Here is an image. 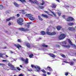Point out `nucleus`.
<instances>
[{"instance_id":"nucleus-1","label":"nucleus","mask_w":76,"mask_h":76,"mask_svg":"<svg viewBox=\"0 0 76 76\" xmlns=\"http://www.w3.org/2000/svg\"><path fill=\"white\" fill-rule=\"evenodd\" d=\"M23 19L22 18H20L17 20V22L19 25H23Z\"/></svg>"},{"instance_id":"nucleus-2","label":"nucleus","mask_w":76,"mask_h":76,"mask_svg":"<svg viewBox=\"0 0 76 76\" xmlns=\"http://www.w3.org/2000/svg\"><path fill=\"white\" fill-rule=\"evenodd\" d=\"M65 38H66V35L64 34H61L59 37V39L61 40V39H63Z\"/></svg>"},{"instance_id":"nucleus-3","label":"nucleus","mask_w":76,"mask_h":76,"mask_svg":"<svg viewBox=\"0 0 76 76\" xmlns=\"http://www.w3.org/2000/svg\"><path fill=\"white\" fill-rule=\"evenodd\" d=\"M31 3L34 4H38V2L37 0H34V1L32 0H28Z\"/></svg>"},{"instance_id":"nucleus-4","label":"nucleus","mask_w":76,"mask_h":76,"mask_svg":"<svg viewBox=\"0 0 76 76\" xmlns=\"http://www.w3.org/2000/svg\"><path fill=\"white\" fill-rule=\"evenodd\" d=\"M9 66L10 67L11 70H15V68L13 65H12L11 64L9 63L8 64Z\"/></svg>"},{"instance_id":"nucleus-5","label":"nucleus","mask_w":76,"mask_h":76,"mask_svg":"<svg viewBox=\"0 0 76 76\" xmlns=\"http://www.w3.org/2000/svg\"><path fill=\"white\" fill-rule=\"evenodd\" d=\"M21 60L22 61H24L26 63V64H27L29 62L28 61L29 59H28V58H26V60L25 59L23 58H21Z\"/></svg>"},{"instance_id":"nucleus-6","label":"nucleus","mask_w":76,"mask_h":76,"mask_svg":"<svg viewBox=\"0 0 76 76\" xmlns=\"http://www.w3.org/2000/svg\"><path fill=\"white\" fill-rule=\"evenodd\" d=\"M66 20L67 21H73V20H75V19L72 17H69Z\"/></svg>"},{"instance_id":"nucleus-7","label":"nucleus","mask_w":76,"mask_h":76,"mask_svg":"<svg viewBox=\"0 0 76 76\" xmlns=\"http://www.w3.org/2000/svg\"><path fill=\"white\" fill-rule=\"evenodd\" d=\"M15 18V17H12L7 18L6 19V22H8L9 21H10V20H13V19H14Z\"/></svg>"},{"instance_id":"nucleus-8","label":"nucleus","mask_w":76,"mask_h":76,"mask_svg":"<svg viewBox=\"0 0 76 76\" xmlns=\"http://www.w3.org/2000/svg\"><path fill=\"white\" fill-rule=\"evenodd\" d=\"M68 29L69 31H76V29L74 27H69L68 28Z\"/></svg>"},{"instance_id":"nucleus-9","label":"nucleus","mask_w":76,"mask_h":76,"mask_svg":"<svg viewBox=\"0 0 76 76\" xmlns=\"http://www.w3.org/2000/svg\"><path fill=\"white\" fill-rule=\"evenodd\" d=\"M16 47H17L18 48V49H19V48H21L22 47L20 45L18 44L17 45H14Z\"/></svg>"},{"instance_id":"nucleus-10","label":"nucleus","mask_w":76,"mask_h":76,"mask_svg":"<svg viewBox=\"0 0 76 76\" xmlns=\"http://www.w3.org/2000/svg\"><path fill=\"white\" fill-rule=\"evenodd\" d=\"M49 56H50V57H53V58H55V57H56V55L54 54L50 53L49 54Z\"/></svg>"},{"instance_id":"nucleus-11","label":"nucleus","mask_w":76,"mask_h":76,"mask_svg":"<svg viewBox=\"0 0 76 76\" xmlns=\"http://www.w3.org/2000/svg\"><path fill=\"white\" fill-rule=\"evenodd\" d=\"M62 28V27L61 26H58L56 28L58 31H60L61 29Z\"/></svg>"},{"instance_id":"nucleus-12","label":"nucleus","mask_w":76,"mask_h":76,"mask_svg":"<svg viewBox=\"0 0 76 76\" xmlns=\"http://www.w3.org/2000/svg\"><path fill=\"white\" fill-rule=\"evenodd\" d=\"M29 18L30 20H34V19H35V18L32 17V16H30V17H29Z\"/></svg>"},{"instance_id":"nucleus-13","label":"nucleus","mask_w":76,"mask_h":76,"mask_svg":"<svg viewBox=\"0 0 76 76\" xmlns=\"http://www.w3.org/2000/svg\"><path fill=\"white\" fill-rule=\"evenodd\" d=\"M37 69H39V70H37V72H39V70L41 69V68H40V67H39V66L36 65V69H37Z\"/></svg>"},{"instance_id":"nucleus-14","label":"nucleus","mask_w":76,"mask_h":76,"mask_svg":"<svg viewBox=\"0 0 76 76\" xmlns=\"http://www.w3.org/2000/svg\"><path fill=\"white\" fill-rule=\"evenodd\" d=\"M67 24L69 26H73V25H74V23H68Z\"/></svg>"},{"instance_id":"nucleus-15","label":"nucleus","mask_w":76,"mask_h":76,"mask_svg":"<svg viewBox=\"0 0 76 76\" xmlns=\"http://www.w3.org/2000/svg\"><path fill=\"white\" fill-rule=\"evenodd\" d=\"M56 6H57V5L56 4H52V5L51 6V7L52 8H53L54 9V8H56Z\"/></svg>"},{"instance_id":"nucleus-16","label":"nucleus","mask_w":76,"mask_h":76,"mask_svg":"<svg viewBox=\"0 0 76 76\" xmlns=\"http://www.w3.org/2000/svg\"><path fill=\"white\" fill-rule=\"evenodd\" d=\"M63 47H65V48H70V46L69 45H63Z\"/></svg>"},{"instance_id":"nucleus-17","label":"nucleus","mask_w":76,"mask_h":76,"mask_svg":"<svg viewBox=\"0 0 76 76\" xmlns=\"http://www.w3.org/2000/svg\"><path fill=\"white\" fill-rule=\"evenodd\" d=\"M47 69H48L49 70L50 72H52L53 71V69L51 68L50 67L48 66L47 68Z\"/></svg>"},{"instance_id":"nucleus-18","label":"nucleus","mask_w":76,"mask_h":76,"mask_svg":"<svg viewBox=\"0 0 76 76\" xmlns=\"http://www.w3.org/2000/svg\"><path fill=\"white\" fill-rule=\"evenodd\" d=\"M68 64H69L71 66H73L74 65V62H70L68 63Z\"/></svg>"},{"instance_id":"nucleus-19","label":"nucleus","mask_w":76,"mask_h":76,"mask_svg":"<svg viewBox=\"0 0 76 76\" xmlns=\"http://www.w3.org/2000/svg\"><path fill=\"white\" fill-rule=\"evenodd\" d=\"M68 42L71 45H73V43H72V41L70 40L69 39H68Z\"/></svg>"},{"instance_id":"nucleus-20","label":"nucleus","mask_w":76,"mask_h":76,"mask_svg":"<svg viewBox=\"0 0 76 76\" xmlns=\"http://www.w3.org/2000/svg\"><path fill=\"white\" fill-rule=\"evenodd\" d=\"M26 16H27L28 17H29V18L30 16H33V15H31V14H26Z\"/></svg>"},{"instance_id":"nucleus-21","label":"nucleus","mask_w":76,"mask_h":76,"mask_svg":"<svg viewBox=\"0 0 76 76\" xmlns=\"http://www.w3.org/2000/svg\"><path fill=\"white\" fill-rule=\"evenodd\" d=\"M14 4L16 7H19V4H17L16 2H14Z\"/></svg>"},{"instance_id":"nucleus-22","label":"nucleus","mask_w":76,"mask_h":76,"mask_svg":"<svg viewBox=\"0 0 76 76\" xmlns=\"http://www.w3.org/2000/svg\"><path fill=\"white\" fill-rule=\"evenodd\" d=\"M46 34H47V35H51V33L48 31H47Z\"/></svg>"},{"instance_id":"nucleus-23","label":"nucleus","mask_w":76,"mask_h":76,"mask_svg":"<svg viewBox=\"0 0 76 76\" xmlns=\"http://www.w3.org/2000/svg\"><path fill=\"white\" fill-rule=\"evenodd\" d=\"M42 16H43V17H45V18H48V17L47 16V15H45L44 14H42Z\"/></svg>"},{"instance_id":"nucleus-24","label":"nucleus","mask_w":76,"mask_h":76,"mask_svg":"<svg viewBox=\"0 0 76 76\" xmlns=\"http://www.w3.org/2000/svg\"><path fill=\"white\" fill-rule=\"evenodd\" d=\"M24 28H19V30H20V31H24Z\"/></svg>"},{"instance_id":"nucleus-25","label":"nucleus","mask_w":76,"mask_h":76,"mask_svg":"<svg viewBox=\"0 0 76 76\" xmlns=\"http://www.w3.org/2000/svg\"><path fill=\"white\" fill-rule=\"evenodd\" d=\"M56 33L55 32L51 33V36L54 35H56Z\"/></svg>"},{"instance_id":"nucleus-26","label":"nucleus","mask_w":76,"mask_h":76,"mask_svg":"<svg viewBox=\"0 0 76 76\" xmlns=\"http://www.w3.org/2000/svg\"><path fill=\"white\" fill-rule=\"evenodd\" d=\"M38 17V18H39V20H43V19H42V18H41V16H40L39 15Z\"/></svg>"},{"instance_id":"nucleus-27","label":"nucleus","mask_w":76,"mask_h":76,"mask_svg":"<svg viewBox=\"0 0 76 76\" xmlns=\"http://www.w3.org/2000/svg\"><path fill=\"white\" fill-rule=\"evenodd\" d=\"M26 45L27 47L28 48H30V44L29 43H27L26 44Z\"/></svg>"},{"instance_id":"nucleus-28","label":"nucleus","mask_w":76,"mask_h":76,"mask_svg":"<svg viewBox=\"0 0 76 76\" xmlns=\"http://www.w3.org/2000/svg\"><path fill=\"white\" fill-rule=\"evenodd\" d=\"M3 9V5L1 4L0 5V9L2 10Z\"/></svg>"},{"instance_id":"nucleus-29","label":"nucleus","mask_w":76,"mask_h":76,"mask_svg":"<svg viewBox=\"0 0 76 76\" xmlns=\"http://www.w3.org/2000/svg\"><path fill=\"white\" fill-rule=\"evenodd\" d=\"M61 44H62L63 45H65V44H66V42H61Z\"/></svg>"},{"instance_id":"nucleus-30","label":"nucleus","mask_w":76,"mask_h":76,"mask_svg":"<svg viewBox=\"0 0 76 76\" xmlns=\"http://www.w3.org/2000/svg\"><path fill=\"white\" fill-rule=\"evenodd\" d=\"M41 32L42 35H45V32L44 31H42Z\"/></svg>"},{"instance_id":"nucleus-31","label":"nucleus","mask_w":76,"mask_h":76,"mask_svg":"<svg viewBox=\"0 0 76 76\" xmlns=\"http://www.w3.org/2000/svg\"><path fill=\"white\" fill-rule=\"evenodd\" d=\"M44 4H45V2L44 1L42 0V3H41L40 4V5H44Z\"/></svg>"},{"instance_id":"nucleus-32","label":"nucleus","mask_w":76,"mask_h":76,"mask_svg":"<svg viewBox=\"0 0 76 76\" xmlns=\"http://www.w3.org/2000/svg\"><path fill=\"white\" fill-rule=\"evenodd\" d=\"M29 31V29L28 28H24V31Z\"/></svg>"},{"instance_id":"nucleus-33","label":"nucleus","mask_w":76,"mask_h":76,"mask_svg":"<svg viewBox=\"0 0 76 76\" xmlns=\"http://www.w3.org/2000/svg\"><path fill=\"white\" fill-rule=\"evenodd\" d=\"M31 67L32 68H33V67H34L35 69H36V66H35L34 65H31Z\"/></svg>"},{"instance_id":"nucleus-34","label":"nucleus","mask_w":76,"mask_h":76,"mask_svg":"<svg viewBox=\"0 0 76 76\" xmlns=\"http://www.w3.org/2000/svg\"><path fill=\"white\" fill-rule=\"evenodd\" d=\"M34 55L33 54H31L29 56V57L30 58H32V57H33Z\"/></svg>"},{"instance_id":"nucleus-35","label":"nucleus","mask_w":76,"mask_h":76,"mask_svg":"<svg viewBox=\"0 0 76 76\" xmlns=\"http://www.w3.org/2000/svg\"><path fill=\"white\" fill-rule=\"evenodd\" d=\"M61 56H62V57H63L64 58H66V56L64 54L61 55Z\"/></svg>"},{"instance_id":"nucleus-36","label":"nucleus","mask_w":76,"mask_h":76,"mask_svg":"<svg viewBox=\"0 0 76 76\" xmlns=\"http://www.w3.org/2000/svg\"><path fill=\"white\" fill-rule=\"evenodd\" d=\"M42 46L43 47H48V45H44V44H43V45H42Z\"/></svg>"},{"instance_id":"nucleus-37","label":"nucleus","mask_w":76,"mask_h":76,"mask_svg":"<svg viewBox=\"0 0 76 76\" xmlns=\"http://www.w3.org/2000/svg\"><path fill=\"white\" fill-rule=\"evenodd\" d=\"M57 13L58 14L59 16H61V12H58Z\"/></svg>"},{"instance_id":"nucleus-38","label":"nucleus","mask_w":76,"mask_h":76,"mask_svg":"<svg viewBox=\"0 0 76 76\" xmlns=\"http://www.w3.org/2000/svg\"><path fill=\"white\" fill-rule=\"evenodd\" d=\"M18 42H22V40L21 39H18Z\"/></svg>"},{"instance_id":"nucleus-39","label":"nucleus","mask_w":76,"mask_h":76,"mask_svg":"<svg viewBox=\"0 0 76 76\" xmlns=\"http://www.w3.org/2000/svg\"><path fill=\"white\" fill-rule=\"evenodd\" d=\"M4 54L3 53H0V57H2V56Z\"/></svg>"},{"instance_id":"nucleus-40","label":"nucleus","mask_w":76,"mask_h":76,"mask_svg":"<svg viewBox=\"0 0 76 76\" xmlns=\"http://www.w3.org/2000/svg\"><path fill=\"white\" fill-rule=\"evenodd\" d=\"M0 66H5V64L3 63H0Z\"/></svg>"},{"instance_id":"nucleus-41","label":"nucleus","mask_w":76,"mask_h":76,"mask_svg":"<svg viewBox=\"0 0 76 76\" xmlns=\"http://www.w3.org/2000/svg\"><path fill=\"white\" fill-rule=\"evenodd\" d=\"M42 72H43V73H46V72L45 71L43 70H41Z\"/></svg>"},{"instance_id":"nucleus-42","label":"nucleus","mask_w":76,"mask_h":76,"mask_svg":"<svg viewBox=\"0 0 76 76\" xmlns=\"http://www.w3.org/2000/svg\"><path fill=\"white\" fill-rule=\"evenodd\" d=\"M17 69H18V70H19V71L21 70V69H20L19 67H17Z\"/></svg>"},{"instance_id":"nucleus-43","label":"nucleus","mask_w":76,"mask_h":76,"mask_svg":"<svg viewBox=\"0 0 76 76\" xmlns=\"http://www.w3.org/2000/svg\"><path fill=\"white\" fill-rule=\"evenodd\" d=\"M39 7L40 8V9H44V7L41 6H40Z\"/></svg>"},{"instance_id":"nucleus-44","label":"nucleus","mask_w":76,"mask_h":76,"mask_svg":"<svg viewBox=\"0 0 76 76\" xmlns=\"http://www.w3.org/2000/svg\"><path fill=\"white\" fill-rule=\"evenodd\" d=\"M69 75L68 72L65 73V75H66V76H67V75Z\"/></svg>"},{"instance_id":"nucleus-45","label":"nucleus","mask_w":76,"mask_h":76,"mask_svg":"<svg viewBox=\"0 0 76 76\" xmlns=\"http://www.w3.org/2000/svg\"><path fill=\"white\" fill-rule=\"evenodd\" d=\"M53 14L55 16H56V14H55L53 12H52Z\"/></svg>"},{"instance_id":"nucleus-46","label":"nucleus","mask_w":76,"mask_h":76,"mask_svg":"<svg viewBox=\"0 0 76 76\" xmlns=\"http://www.w3.org/2000/svg\"><path fill=\"white\" fill-rule=\"evenodd\" d=\"M27 23V25H30V24H31V23H32L31 22H30Z\"/></svg>"},{"instance_id":"nucleus-47","label":"nucleus","mask_w":76,"mask_h":76,"mask_svg":"<svg viewBox=\"0 0 76 76\" xmlns=\"http://www.w3.org/2000/svg\"><path fill=\"white\" fill-rule=\"evenodd\" d=\"M11 24L10 22H9L8 23V25L9 26H10V25H11Z\"/></svg>"},{"instance_id":"nucleus-48","label":"nucleus","mask_w":76,"mask_h":76,"mask_svg":"<svg viewBox=\"0 0 76 76\" xmlns=\"http://www.w3.org/2000/svg\"><path fill=\"white\" fill-rule=\"evenodd\" d=\"M18 76H23V75L22 74H20L18 75Z\"/></svg>"},{"instance_id":"nucleus-49","label":"nucleus","mask_w":76,"mask_h":76,"mask_svg":"<svg viewBox=\"0 0 76 76\" xmlns=\"http://www.w3.org/2000/svg\"><path fill=\"white\" fill-rule=\"evenodd\" d=\"M17 16H18V17H19L20 16V14H18L17 15Z\"/></svg>"},{"instance_id":"nucleus-50","label":"nucleus","mask_w":76,"mask_h":76,"mask_svg":"<svg viewBox=\"0 0 76 76\" xmlns=\"http://www.w3.org/2000/svg\"><path fill=\"white\" fill-rule=\"evenodd\" d=\"M47 74L48 75H51V73L50 72H48Z\"/></svg>"},{"instance_id":"nucleus-51","label":"nucleus","mask_w":76,"mask_h":76,"mask_svg":"<svg viewBox=\"0 0 76 76\" xmlns=\"http://www.w3.org/2000/svg\"><path fill=\"white\" fill-rule=\"evenodd\" d=\"M60 47V46L58 45H57L56 46V47Z\"/></svg>"},{"instance_id":"nucleus-52","label":"nucleus","mask_w":76,"mask_h":76,"mask_svg":"<svg viewBox=\"0 0 76 76\" xmlns=\"http://www.w3.org/2000/svg\"><path fill=\"white\" fill-rule=\"evenodd\" d=\"M64 63H69V62L66 61H64Z\"/></svg>"},{"instance_id":"nucleus-53","label":"nucleus","mask_w":76,"mask_h":76,"mask_svg":"<svg viewBox=\"0 0 76 76\" xmlns=\"http://www.w3.org/2000/svg\"><path fill=\"white\" fill-rule=\"evenodd\" d=\"M45 13H47V14H48V12L47 11H45Z\"/></svg>"},{"instance_id":"nucleus-54","label":"nucleus","mask_w":76,"mask_h":76,"mask_svg":"<svg viewBox=\"0 0 76 76\" xmlns=\"http://www.w3.org/2000/svg\"><path fill=\"white\" fill-rule=\"evenodd\" d=\"M62 18H63L64 19V18H65V15L62 16Z\"/></svg>"},{"instance_id":"nucleus-55","label":"nucleus","mask_w":76,"mask_h":76,"mask_svg":"<svg viewBox=\"0 0 76 76\" xmlns=\"http://www.w3.org/2000/svg\"><path fill=\"white\" fill-rule=\"evenodd\" d=\"M3 61H4L6 62V61H7V60H3Z\"/></svg>"},{"instance_id":"nucleus-56","label":"nucleus","mask_w":76,"mask_h":76,"mask_svg":"<svg viewBox=\"0 0 76 76\" xmlns=\"http://www.w3.org/2000/svg\"><path fill=\"white\" fill-rule=\"evenodd\" d=\"M29 26H30V25H28L27 26V28H29Z\"/></svg>"},{"instance_id":"nucleus-57","label":"nucleus","mask_w":76,"mask_h":76,"mask_svg":"<svg viewBox=\"0 0 76 76\" xmlns=\"http://www.w3.org/2000/svg\"><path fill=\"white\" fill-rule=\"evenodd\" d=\"M28 71H29L30 72H31V71H32V69H30H30H28Z\"/></svg>"},{"instance_id":"nucleus-58","label":"nucleus","mask_w":76,"mask_h":76,"mask_svg":"<svg viewBox=\"0 0 76 76\" xmlns=\"http://www.w3.org/2000/svg\"><path fill=\"white\" fill-rule=\"evenodd\" d=\"M10 52H11V53H14V52H12V51H11Z\"/></svg>"},{"instance_id":"nucleus-59","label":"nucleus","mask_w":76,"mask_h":76,"mask_svg":"<svg viewBox=\"0 0 76 76\" xmlns=\"http://www.w3.org/2000/svg\"><path fill=\"white\" fill-rule=\"evenodd\" d=\"M20 67H23V66H22V65H20Z\"/></svg>"},{"instance_id":"nucleus-60","label":"nucleus","mask_w":76,"mask_h":76,"mask_svg":"<svg viewBox=\"0 0 76 76\" xmlns=\"http://www.w3.org/2000/svg\"><path fill=\"white\" fill-rule=\"evenodd\" d=\"M47 32H48V31H49V29L48 28L47 29Z\"/></svg>"},{"instance_id":"nucleus-61","label":"nucleus","mask_w":76,"mask_h":76,"mask_svg":"<svg viewBox=\"0 0 76 76\" xmlns=\"http://www.w3.org/2000/svg\"><path fill=\"white\" fill-rule=\"evenodd\" d=\"M56 1H58V2H59V0H56Z\"/></svg>"},{"instance_id":"nucleus-62","label":"nucleus","mask_w":76,"mask_h":76,"mask_svg":"<svg viewBox=\"0 0 76 76\" xmlns=\"http://www.w3.org/2000/svg\"><path fill=\"white\" fill-rule=\"evenodd\" d=\"M43 76H46V74H43Z\"/></svg>"},{"instance_id":"nucleus-63","label":"nucleus","mask_w":76,"mask_h":76,"mask_svg":"<svg viewBox=\"0 0 76 76\" xmlns=\"http://www.w3.org/2000/svg\"><path fill=\"white\" fill-rule=\"evenodd\" d=\"M22 12H25V10H22Z\"/></svg>"},{"instance_id":"nucleus-64","label":"nucleus","mask_w":76,"mask_h":76,"mask_svg":"<svg viewBox=\"0 0 76 76\" xmlns=\"http://www.w3.org/2000/svg\"><path fill=\"white\" fill-rule=\"evenodd\" d=\"M74 45V47H75V48L76 49V46L75 45Z\"/></svg>"}]
</instances>
